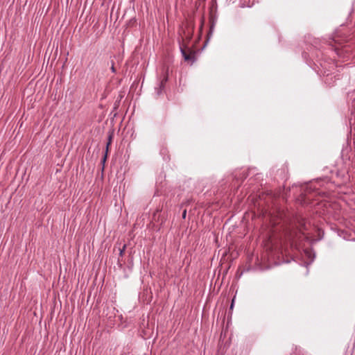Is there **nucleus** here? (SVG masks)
<instances>
[{
    "instance_id": "f257e3e1",
    "label": "nucleus",
    "mask_w": 355,
    "mask_h": 355,
    "mask_svg": "<svg viewBox=\"0 0 355 355\" xmlns=\"http://www.w3.org/2000/svg\"><path fill=\"white\" fill-rule=\"evenodd\" d=\"M182 55L186 61H190L191 64L194 62L195 53L193 51H190L187 53L184 50H182Z\"/></svg>"
},
{
    "instance_id": "f03ea898",
    "label": "nucleus",
    "mask_w": 355,
    "mask_h": 355,
    "mask_svg": "<svg viewBox=\"0 0 355 355\" xmlns=\"http://www.w3.org/2000/svg\"><path fill=\"white\" fill-rule=\"evenodd\" d=\"M111 70H112V72H115V68H114V66L113 63H112V67H111Z\"/></svg>"
},
{
    "instance_id": "7ed1b4c3",
    "label": "nucleus",
    "mask_w": 355,
    "mask_h": 355,
    "mask_svg": "<svg viewBox=\"0 0 355 355\" xmlns=\"http://www.w3.org/2000/svg\"><path fill=\"white\" fill-rule=\"evenodd\" d=\"M186 214H187V211H186V210H184L183 214H182V217L185 218L186 217Z\"/></svg>"
},
{
    "instance_id": "20e7f679",
    "label": "nucleus",
    "mask_w": 355,
    "mask_h": 355,
    "mask_svg": "<svg viewBox=\"0 0 355 355\" xmlns=\"http://www.w3.org/2000/svg\"><path fill=\"white\" fill-rule=\"evenodd\" d=\"M125 248V245H124L123 250H121V252H120L121 254H123V252Z\"/></svg>"
},
{
    "instance_id": "39448f33",
    "label": "nucleus",
    "mask_w": 355,
    "mask_h": 355,
    "mask_svg": "<svg viewBox=\"0 0 355 355\" xmlns=\"http://www.w3.org/2000/svg\"><path fill=\"white\" fill-rule=\"evenodd\" d=\"M232 302H234V300H232ZM232 306H233V303H232V304H231V309L232 308Z\"/></svg>"
}]
</instances>
